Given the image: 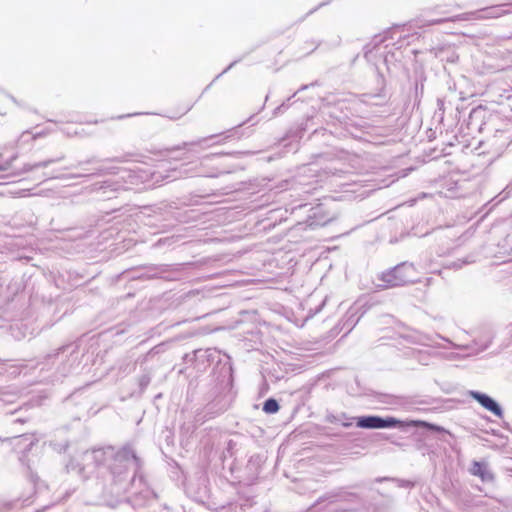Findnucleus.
I'll return each mask as SVG.
<instances>
[{
  "instance_id": "4d7b16f0",
  "label": "nucleus",
  "mask_w": 512,
  "mask_h": 512,
  "mask_svg": "<svg viewBox=\"0 0 512 512\" xmlns=\"http://www.w3.org/2000/svg\"><path fill=\"white\" fill-rule=\"evenodd\" d=\"M380 435L382 436L383 439L390 441L392 444H395V445H398V446L401 445L400 443H397V442L391 440V438L389 436H385L383 434H380Z\"/></svg>"
},
{
  "instance_id": "c756f323",
  "label": "nucleus",
  "mask_w": 512,
  "mask_h": 512,
  "mask_svg": "<svg viewBox=\"0 0 512 512\" xmlns=\"http://www.w3.org/2000/svg\"><path fill=\"white\" fill-rule=\"evenodd\" d=\"M300 138L301 131H295L293 135L291 132H289L285 137L282 138L281 142L285 148H288V151L296 152L298 150V142Z\"/></svg>"
},
{
  "instance_id": "de8ad7c7",
  "label": "nucleus",
  "mask_w": 512,
  "mask_h": 512,
  "mask_svg": "<svg viewBox=\"0 0 512 512\" xmlns=\"http://www.w3.org/2000/svg\"><path fill=\"white\" fill-rule=\"evenodd\" d=\"M175 242V238L174 237H165V238H160L159 240H157L154 244V247H161L163 245H171Z\"/></svg>"
},
{
  "instance_id": "39448f33",
  "label": "nucleus",
  "mask_w": 512,
  "mask_h": 512,
  "mask_svg": "<svg viewBox=\"0 0 512 512\" xmlns=\"http://www.w3.org/2000/svg\"><path fill=\"white\" fill-rule=\"evenodd\" d=\"M83 356L84 349L80 344L71 342L46 354L41 361L37 362V366H40L41 371L54 369L51 375L52 381H59L78 371Z\"/></svg>"
},
{
  "instance_id": "a878e982",
  "label": "nucleus",
  "mask_w": 512,
  "mask_h": 512,
  "mask_svg": "<svg viewBox=\"0 0 512 512\" xmlns=\"http://www.w3.org/2000/svg\"><path fill=\"white\" fill-rule=\"evenodd\" d=\"M189 164H181L180 167L172 168L171 170L167 171L168 174L165 176H160L163 180L167 181H173L181 177L185 176H193L198 175V173L193 172L191 168L188 167Z\"/></svg>"
},
{
  "instance_id": "4468645a",
  "label": "nucleus",
  "mask_w": 512,
  "mask_h": 512,
  "mask_svg": "<svg viewBox=\"0 0 512 512\" xmlns=\"http://www.w3.org/2000/svg\"><path fill=\"white\" fill-rule=\"evenodd\" d=\"M507 136L503 130H496L494 135L488 138L486 141H482L477 149L481 150L479 153H487L491 155V159L494 160L500 157L507 149H509Z\"/></svg>"
},
{
  "instance_id": "bf43d9fd",
  "label": "nucleus",
  "mask_w": 512,
  "mask_h": 512,
  "mask_svg": "<svg viewBox=\"0 0 512 512\" xmlns=\"http://www.w3.org/2000/svg\"><path fill=\"white\" fill-rule=\"evenodd\" d=\"M386 480H390V478L384 477V478H376L375 479L376 482H382V481H386Z\"/></svg>"
},
{
  "instance_id": "5701e85b",
  "label": "nucleus",
  "mask_w": 512,
  "mask_h": 512,
  "mask_svg": "<svg viewBox=\"0 0 512 512\" xmlns=\"http://www.w3.org/2000/svg\"><path fill=\"white\" fill-rule=\"evenodd\" d=\"M23 245L21 237L0 234V253L14 254Z\"/></svg>"
},
{
  "instance_id": "09e8293b",
  "label": "nucleus",
  "mask_w": 512,
  "mask_h": 512,
  "mask_svg": "<svg viewBox=\"0 0 512 512\" xmlns=\"http://www.w3.org/2000/svg\"><path fill=\"white\" fill-rule=\"evenodd\" d=\"M254 502L252 499H245L242 503H240L239 508L241 511H245L247 508H251Z\"/></svg>"
},
{
  "instance_id": "49530a36",
  "label": "nucleus",
  "mask_w": 512,
  "mask_h": 512,
  "mask_svg": "<svg viewBox=\"0 0 512 512\" xmlns=\"http://www.w3.org/2000/svg\"><path fill=\"white\" fill-rule=\"evenodd\" d=\"M325 435L327 437H329L330 439L332 440H339V439H343L345 437H347L348 435H350L349 433H343V432H340V431H327L325 433Z\"/></svg>"
},
{
  "instance_id": "aec40b11",
  "label": "nucleus",
  "mask_w": 512,
  "mask_h": 512,
  "mask_svg": "<svg viewBox=\"0 0 512 512\" xmlns=\"http://www.w3.org/2000/svg\"><path fill=\"white\" fill-rule=\"evenodd\" d=\"M18 302V298H13L6 303L5 307L0 308V328H3L6 322L15 321L20 316L21 313L15 309Z\"/></svg>"
},
{
  "instance_id": "c03bdc74",
  "label": "nucleus",
  "mask_w": 512,
  "mask_h": 512,
  "mask_svg": "<svg viewBox=\"0 0 512 512\" xmlns=\"http://www.w3.org/2000/svg\"><path fill=\"white\" fill-rule=\"evenodd\" d=\"M242 60V58H238L236 60H234L233 62H231L221 73H219L213 80L212 82L205 88V91L208 90L212 84L217 81L221 76H223L225 73H227L230 69H232L237 63H239L240 61Z\"/></svg>"
},
{
  "instance_id": "13d9d810",
  "label": "nucleus",
  "mask_w": 512,
  "mask_h": 512,
  "mask_svg": "<svg viewBox=\"0 0 512 512\" xmlns=\"http://www.w3.org/2000/svg\"><path fill=\"white\" fill-rule=\"evenodd\" d=\"M15 258H16V259H26V260H29V259H30V257L23 256V255H21V254H17V255L15 256Z\"/></svg>"
},
{
  "instance_id": "423d86ee",
  "label": "nucleus",
  "mask_w": 512,
  "mask_h": 512,
  "mask_svg": "<svg viewBox=\"0 0 512 512\" xmlns=\"http://www.w3.org/2000/svg\"><path fill=\"white\" fill-rule=\"evenodd\" d=\"M356 427L361 429H394L406 430L408 427H421L425 434H437V439L445 440L450 433L443 427L422 420H401L393 416L361 415L357 416Z\"/></svg>"
},
{
  "instance_id": "0e129e2a",
  "label": "nucleus",
  "mask_w": 512,
  "mask_h": 512,
  "mask_svg": "<svg viewBox=\"0 0 512 512\" xmlns=\"http://www.w3.org/2000/svg\"><path fill=\"white\" fill-rule=\"evenodd\" d=\"M6 439H7V438L0 436V441H4V440H6Z\"/></svg>"
},
{
  "instance_id": "7ed1b4c3",
  "label": "nucleus",
  "mask_w": 512,
  "mask_h": 512,
  "mask_svg": "<svg viewBox=\"0 0 512 512\" xmlns=\"http://www.w3.org/2000/svg\"><path fill=\"white\" fill-rule=\"evenodd\" d=\"M217 376H211L203 396V418L212 419L226 412L236 398L232 365L220 364Z\"/></svg>"
},
{
  "instance_id": "37998d69",
  "label": "nucleus",
  "mask_w": 512,
  "mask_h": 512,
  "mask_svg": "<svg viewBox=\"0 0 512 512\" xmlns=\"http://www.w3.org/2000/svg\"><path fill=\"white\" fill-rule=\"evenodd\" d=\"M41 135H42L41 132H36V133L32 134L30 131L27 130V131H24L20 135V137L18 139V142L19 143H25V142H28L30 140H34V139L38 138Z\"/></svg>"
},
{
  "instance_id": "6e6552de",
  "label": "nucleus",
  "mask_w": 512,
  "mask_h": 512,
  "mask_svg": "<svg viewBox=\"0 0 512 512\" xmlns=\"http://www.w3.org/2000/svg\"><path fill=\"white\" fill-rule=\"evenodd\" d=\"M186 364L193 366L197 372H204L206 369L214 365L211 376H217L220 371V364H231L230 357L221 355L220 351L215 348L196 349L191 353H186L183 357Z\"/></svg>"
},
{
  "instance_id": "f3484780",
  "label": "nucleus",
  "mask_w": 512,
  "mask_h": 512,
  "mask_svg": "<svg viewBox=\"0 0 512 512\" xmlns=\"http://www.w3.org/2000/svg\"><path fill=\"white\" fill-rule=\"evenodd\" d=\"M331 220L332 217L326 213L323 205L319 204L309 209L306 224L308 227L314 229L316 227L325 226Z\"/></svg>"
},
{
  "instance_id": "4c0bfd02",
  "label": "nucleus",
  "mask_w": 512,
  "mask_h": 512,
  "mask_svg": "<svg viewBox=\"0 0 512 512\" xmlns=\"http://www.w3.org/2000/svg\"><path fill=\"white\" fill-rule=\"evenodd\" d=\"M314 85H316V83H311V84H309V85H307V84H306V85H302V86H301V87H300V88H299V89H298V90H297V91H296V92H295L291 97H289V98L287 99V102H283L281 105H279L278 107H276V108L274 109V111H273V115H274V116H276V115H278V114L282 113L285 109H287V108H288V106H289L288 102H289V101H290V100H291V99H292V98H293V97H294L298 92H300V91H304V90H306L309 86H314Z\"/></svg>"
},
{
  "instance_id": "f704fd0d",
  "label": "nucleus",
  "mask_w": 512,
  "mask_h": 512,
  "mask_svg": "<svg viewBox=\"0 0 512 512\" xmlns=\"http://www.w3.org/2000/svg\"><path fill=\"white\" fill-rule=\"evenodd\" d=\"M279 409H280V405H279L278 401L272 397L266 399L262 406V410L266 414H275L279 411Z\"/></svg>"
},
{
  "instance_id": "c9c22d12",
  "label": "nucleus",
  "mask_w": 512,
  "mask_h": 512,
  "mask_svg": "<svg viewBox=\"0 0 512 512\" xmlns=\"http://www.w3.org/2000/svg\"><path fill=\"white\" fill-rule=\"evenodd\" d=\"M475 13H472V15H474ZM471 19V14L469 13H463V14H460V15H457V16H454V17H451V18H445V19H433V20H430L429 21V25H438V24H441L443 22H446V21H467V20H470Z\"/></svg>"
},
{
  "instance_id": "58836bf2",
  "label": "nucleus",
  "mask_w": 512,
  "mask_h": 512,
  "mask_svg": "<svg viewBox=\"0 0 512 512\" xmlns=\"http://www.w3.org/2000/svg\"><path fill=\"white\" fill-rule=\"evenodd\" d=\"M166 345L164 343H160L153 348H151L142 359V362H148L150 359H152L154 356L159 355L165 351Z\"/></svg>"
},
{
  "instance_id": "b1692460",
  "label": "nucleus",
  "mask_w": 512,
  "mask_h": 512,
  "mask_svg": "<svg viewBox=\"0 0 512 512\" xmlns=\"http://www.w3.org/2000/svg\"><path fill=\"white\" fill-rule=\"evenodd\" d=\"M322 44L328 45L329 48H335L340 46L341 38L337 37L332 43H323L321 40L311 38L303 42L302 46L300 47V51L303 52L304 55H310L311 53L316 51Z\"/></svg>"
},
{
  "instance_id": "6e6d98bb",
  "label": "nucleus",
  "mask_w": 512,
  "mask_h": 512,
  "mask_svg": "<svg viewBox=\"0 0 512 512\" xmlns=\"http://www.w3.org/2000/svg\"><path fill=\"white\" fill-rule=\"evenodd\" d=\"M220 155H223V154H222V153L209 154V155H205V156L203 157V159H204V160H205V159H211V158H213V157H217V156H220Z\"/></svg>"
},
{
  "instance_id": "7c9ffc66",
  "label": "nucleus",
  "mask_w": 512,
  "mask_h": 512,
  "mask_svg": "<svg viewBox=\"0 0 512 512\" xmlns=\"http://www.w3.org/2000/svg\"><path fill=\"white\" fill-rule=\"evenodd\" d=\"M152 379V374L150 371H145L139 378H138V390L131 393L132 396H142L147 387L149 386Z\"/></svg>"
},
{
  "instance_id": "9d476101",
  "label": "nucleus",
  "mask_w": 512,
  "mask_h": 512,
  "mask_svg": "<svg viewBox=\"0 0 512 512\" xmlns=\"http://www.w3.org/2000/svg\"><path fill=\"white\" fill-rule=\"evenodd\" d=\"M415 268L413 264L403 262L395 267L382 272L379 280L383 282L380 287L390 288L397 286H404L409 283H414Z\"/></svg>"
},
{
  "instance_id": "9b49d317",
  "label": "nucleus",
  "mask_w": 512,
  "mask_h": 512,
  "mask_svg": "<svg viewBox=\"0 0 512 512\" xmlns=\"http://www.w3.org/2000/svg\"><path fill=\"white\" fill-rule=\"evenodd\" d=\"M186 493L195 501L198 503H201L203 505H206L208 509L218 511L222 509H228L229 511H232L233 509L236 510L238 508V505L233 503H216L210 495V490L207 486V479L206 478H200L197 484L189 483L186 487Z\"/></svg>"
},
{
  "instance_id": "69168bd1",
  "label": "nucleus",
  "mask_w": 512,
  "mask_h": 512,
  "mask_svg": "<svg viewBox=\"0 0 512 512\" xmlns=\"http://www.w3.org/2000/svg\"><path fill=\"white\" fill-rule=\"evenodd\" d=\"M190 109L191 107H188L184 113H187L188 111H190Z\"/></svg>"
},
{
  "instance_id": "4be33fe9",
  "label": "nucleus",
  "mask_w": 512,
  "mask_h": 512,
  "mask_svg": "<svg viewBox=\"0 0 512 512\" xmlns=\"http://www.w3.org/2000/svg\"><path fill=\"white\" fill-rule=\"evenodd\" d=\"M325 421L331 424H339L343 428H351L353 425L356 426L357 416H350L346 412H340L338 414L327 412Z\"/></svg>"
},
{
  "instance_id": "5fc2aeb1",
  "label": "nucleus",
  "mask_w": 512,
  "mask_h": 512,
  "mask_svg": "<svg viewBox=\"0 0 512 512\" xmlns=\"http://www.w3.org/2000/svg\"><path fill=\"white\" fill-rule=\"evenodd\" d=\"M390 58H394V53H392L391 51H388L385 55H384V62L386 64H388V62L390 61Z\"/></svg>"
},
{
  "instance_id": "a211bd4d",
  "label": "nucleus",
  "mask_w": 512,
  "mask_h": 512,
  "mask_svg": "<svg viewBox=\"0 0 512 512\" xmlns=\"http://www.w3.org/2000/svg\"><path fill=\"white\" fill-rule=\"evenodd\" d=\"M366 311L364 306H359L357 303L347 310L342 319V328H346L345 334H348L356 326Z\"/></svg>"
},
{
  "instance_id": "774afa93",
  "label": "nucleus",
  "mask_w": 512,
  "mask_h": 512,
  "mask_svg": "<svg viewBox=\"0 0 512 512\" xmlns=\"http://www.w3.org/2000/svg\"><path fill=\"white\" fill-rule=\"evenodd\" d=\"M510 332H512V324L510 325Z\"/></svg>"
},
{
  "instance_id": "412c9836",
  "label": "nucleus",
  "mask_w": 512,
  "mask_h": 512,
  "mask_svg": "<svg viewBox=\"0 0 512 512\" xmlns=\"http://www.w3.org/2000/svg\"><path fill=\"white\" fill-rule=\"evenodd\" d=\"M434 55L441 62L455 64L459 59V55L452 45H442L433 49Z\"/></svg>"
},
{
  "instance_id": "052dcab7",
  "label": "nucleus",
  "mask_w": 512,
  "mask_h": 512,
  "mask_svg": "<svg viewBox=\"0 0 512 512\" xmlns=\"http://www.w3.org/2000/svg\"><path fill=\"white\" fill-rule=\"evenodd\" d=\"M134 114H128V115H121V116H118L117 118L118 119H123L125 117H130V116H133Z\"/></svg>"
},
{
  "instance_id": "72a5a7b5",
  "label": "nucleus",
  "mask_w": 512,
  "mask_h": 512,
  "mask_svg": "<svg viewBox=\"0 0 512 512\" xmlns=\"http://www.w3.org/2000/svg\"><path fill=\"white\" fill-rule=\"evenodd\" d=\"M253 118H254V115L249 117L245 122L237 125L236 127L232 128V129L227 130L224 133L225 134V138L223 140H221V141H218L217 144L224 143L225 140L228 139V138H233V137L241 138V137H243L244 134L240 132V127L243 126L246 123H250Z\"/></svg>"
},
{
  "instance_id": "338daca9",
  "label": "nucleus",
  "mask_w": 512,
  "mask_h": 512,
  "mask_svg": "<svg viewBox=\"0 0 512 512\" xmlns=\"http://www.w3.org/2000/svg\"><path fill=\"white\" fill-rule=\"evenodd\" d=\"M243 154H252V152L246 151V152H243Z\"/></svg>"
},
{
  "instance_id": "f8f14e48",
  "label": "nucleus",
  "mask_w": 512,
  "mask_h": 512,
  "mask_svg": "<svg viewBox=\"0 0 512 512\" xmlns=\"http://www.w3.org/2000/svg\"><path fill=\"white\" fill-rule=\"evenodd\" d=\"M437 337L447 342L449 347L467 351V355L471 356L477 355L489 348L495 337V331L491 327H483L479 329L478 334L475 336L472 343L466 345L456 344L450 339L441 335H437Z\"/></svg>"
},
{
  "instance_id": "0eeeda50",
  "label": "nucleus",
  "mask_w": 512,
  "mask_h": 512,
  "mask_svg": "<svg viewBox=\"0 0 512 512\" xmlns=\"http://www.w3.org/2000/svg\"><path fill=\"white\" fill-rule=\"evenodd\" d=\"M322 181L318 165L309 163L303 165L298 173L291 179H285L277 186L280 190H293L297 196L303 194H312L318 189L319 183Z\"/></svg>"
},
{
  "instance_id": "603ef678",
  "label": "nucleus",
  "mask_w": 512,
  "mask_h": 512,
  "mask_svg": "<svg viewBox=\"0 0 512 512\" xmlns=\"http://www.w3.org/2000/svg\"><path fill=\"white\" fill-rule=\"evenodd\" d=\"M504 134L507 136V141L509 148L512 149V131L511 130H503Z\"/></svg>"
},
{
  "instance_id": "680f3d73",
  "label": "nucleus",
  "mask_w": 512,
  "mask_h": 512,
  "mask_svg": "<svg viewBox=\"0 0 512 512\" xmlns=\"http://www.w3.org/2000/svg\"><path fill=\"white\" fill-rule=\"evenodd\" d=\"M173 159H176V160H183L185 157L184 156H172Z\"/></svg>"
},
{
  "instance_id": "a18cd8bd",
  "label": "nucleus",
  "mask_w": 512,
  "mask_h": 512,
  "mask_svg": "<svg viewBox=\"0 0 512 512\" xmlns=\"http://www.w3.org/2000/svg\"><path fill=\"white\" fill-rule=\"evenodd\" d=\"M330 2H331V0H327V1H323V2L319 3L316 7L312 8L303 17H301L298 22H303L307 17L314 14L320 8L327 6Z\"/></svg>"
},
{
  "instance_id": "bb28decb",
  "label": "nucleus",
  "mask_w": 512,
  "mask_h": 512,
  "mask_svg": "<svg viewBox=\"0 0 512 512\" xmlns=\"http://www.w3.org/2000/svg\"><path fill=\"white\" fill-rule=\"evenodd\" d=\"M512 6L510 3L502 4L499 6H493L490 8H486L480 11H477L476 13L481 14L479 15L480 18H496L503 14L509 13V7Z\"/></svg>"
},
{
  "instance_id": "ddd939ff",
  "label": "nucleus",
  "mask_w": 512,
  "mask_h": 512,
  "mask_svg": "<svg viewBox=\"0 0 512 512\" xmlns=\"http://www.w3.org/2000/svg\"><path fill=\"white\" fill-rule=\"evenodd\" d=\"M396 34H399L397 37V42L393 43V46H396V49H401L404 45H409L410 41L409 38H413L414 35H408L404 34V29H400L399 27H396L393 29V31H387L385 32L384 36H375L371 43L367 44L365 46V53L364 56L368 61L372 60L373 57V51L378 49V46L386 42L389 38L394 39V36Z\"/></svg>"
},
{
  "instance_id": "8fccbe9b",
  "label": "nucleus",
  "mask_w": 512,
  "mask_h": 512,
  "mask_svg": "<svg viewBox=\"0 0 512 512\" xmlns=\"http://www.w3.org/2000/svg\"><path fill=\"white\" fill-rule=\"evenodd\" d=\"M325 174H332V175H336L338 172H341L340 169H338L337 167L335 166H330V167H326L323 171Z\"/></svg>"
},
{
  "instance_id": "864d4df0",
  "label": "nucleus",
  "mask_w": 512,
  "mask_h": 512,
  "mask_svg": "<svg viewBox=\"0 0 512 512\" xmlns=\"http://www.w3.org/2000/svg\"><path fill=\"white\" fill-rule=\"evenodd\" d=\"M27 192H28V189H20L17 192H14V194L19 197H25V196L29 195Z\"/></svg>"
},
{
  "instance_id": "1a4fd4ad",
  "label": "nucleus",
  "mask_w": 512,
  "mask_h": 512,
  "mask_svg": "<svg viewBox=\"0 0 512 512\" xmlns=\"http://www.w3.org/2000/svg\"><path fill=\"white\" fill-rule=\"evenodd\" d=\"M65 159V154H60L55 158H47L38 162H26L19 155L14 154L0 163V170L7 172L4 177H20L23 174L39 168H47L51 164L59 163Z\"/></svg>"
},
{
  "instance_id": "ea45409f",
  "label": "nucleus",
  "mask_w": 512,
  "mask_h": 512,
  "mask_svg": "<svg viewBox=\"0 0 512 512\" xmlns=\"http://www.w3.org/2000/svg\"><path fill=\"white\" fill-rule=\"evenodd\" d=\"M424 80H425V76H424L423 72H420L419 74H417L416 79H415V98L416 99L422 97V95H423Z\"/></svg>"
},
{
  "instance_id": "dca6fc26",
  "label": "nucleus",
  "mask_w": 512,
  "mask_h": 512,
  "mask_svg": "<svg viewBox=\"0 0 512 512\" xmlns=\"http://www.w3.org/2000/svg\"><path fill=\"white\" fill-rule=\"evenodd\" d=\"M468 395L495 416L499 418L503 417L504 412L502 407L494 398L488 394L476 390H470Z\"/></svg>"
},
{
  "instance_id": "3c124183",
  "label": "nucleus",
  "mask_w": 512,
  "mask_h": 512,
  "mask_svg": "<svg viewBox=\"0 0 512 512\" xmlns=\"http://www.w3.org/2000/svg\"><path fill=\"white\" fill-rule=\"evenodd\" d=\"M399 487L411 488L414 484L409 480H397Z\"/></svg>"
},
{
  "instance_id": "c85d7f7f",
  "label": "nucleus",
  "mask_w": 512,
  "mask_h": 512,
  "mask_svg": "<svg viewBox=\"0 0 512 512\" xmlns=\"http://www.w3.org/2000/svg\"><path fill=\"white\" fill-rule=\"evenodd\" d=\"M498 254L511 257L504 262L511 263L512 265V234L507 235L501 242L498 243Z\"/></svg>"
},
{
  "instance_id": "cd10ccee",
  "label": "nucleus",
  "mask_w": 512,
  "mask_h": 512,
  "mask_svg": "<svg viewBox=\"0 0 512 512\" xmlns=\"http://www.w3.org/2000/svg\"><path fill=\"white\" fill-rule=\"evenodd\" d=\"M26 412L27 410L25 408L19 407L18 409L6 412L5 415L7 418V423L10 425H17V424H25L30 420V416L23 415L22 412Z\"/></svg>"
},
{
  "instance_id": "6ab92c4d",
  "label": "nucleus",
  "mask_w": 512,
  "mask_h": 512,
  "mask_svg": "<svg viewBox=\"0 0 512 512\" xmlns=\"http://www.w3.org/2000/svg\"><path fill=\"white\" fill-rule=\"evenodd\" d=\"M469 472L471 475L479 477L484 483H492L494 481V474L485 461H472Z\"/></svg>"
},
{
  "instance_id": "a19ab883",
  "label": "nucleus",
  "mask_w": 512,
  "mask_h": 512,
  "mask_svg": "<svg viewBox=\"0 0 512 512\" xmlns=\"http://www.w3.org/2000/svg\"><path fill=\"white\" fill-rule=\"evenodd\" d=\"M497 102L499 104L507 103L512 108V89H503L502 93L499 94Z\"/></svg>"
},
{
  "instance_id": "393cba45",
  "label": "nucleus",
  "mask_w": 512,
  "mask_h": 512,
  "mask_svg": "<svg viewBox=\"0 0 512 512\" xmlns=\"http://www.w3.org/2000/svg\"><path fill=\"white\" fill-rule=\"evenodd\" d=\"M218 136L219 135L215 134V135H210L208 137L199 138V139L194 140V141L183 142L181 145H177V146H173V147H170V148H166V151L169 154H171V155L176 153V152H179V151H184L185 153L194 152V147L201 146L207 140L213 139V138L218 137Z\"/></svg>"
},
{
  "instance_id": "79ce46f5",
  "label": "nucleus",
  "mask_w": 512,
  "mask_h": 512,
  "mask_svg": "<svg viewBox=\"0 0 512 512\" xmlns=\"http://www.w3.org/2000/svg\"><path fill=\"white\" fill-rule=\"evenodd\" d=\"M472 262H474V260L469 259V258H463V259H458L456 261L450 262L449 264L446 265V267L450 268V269L457 270V269H461L464 265L472 263Z\"/></svg>"
},
{
  "instance_id": "f03ea898",
  "label": "nucleus",
  "mask_w": 512,
  "mask_h": 512,
  "mask_svg": "<svg viewBox=\"0 0 512 512\" xmlns=\"http://www.w3.org/2000/svg\"><path fill=\"white\" fill-rule=\"evenodd\" d=\"M134 154L126 153L121 156L100 160L93 156L86 160L78 161L76 164L66 166L59 171L81 168L82 173L63 174L56 173L47 176V179L70 180L96 175H113L114 178L96 182L89 186V191L98 195L100 200H108L121 190L131 189L148 180L150 173L137 168H121L110 165L112 162L123 163L131 160Z\"/></svg>"
},
{
  "instance_id": "e433bc0d",
  "label": "nucleus",
  "mask_w": 512,
  "mask_h": 512,
  "mask_svg": "<svg viewBox=\"0 0 512 512\" xmlns=\"http://www.w3.org/2000/svg\"><path fill=\"white\" fill-rule=\"evenodd\" d=\"M16 398H17L16 392L9 390L6 387L0 386V401L1 402H3L4 404H10V403H13Z\"/></svg>"
},
{
  "instance_id": "f257e3e1",
  "label": "nucleus",
  "mask_w": 512,
  "mask_h": 512,
  "mask_svg": "<svg viewBox=\"0 0 512 512\" xmlns=\"http://www.w3.org/2000/svg\"><path fill=\"white\" fill-rule=\"evenodd\" d=\"M143 460L138 457L131 443L121 447L104 446L87 450L82 454V463L71 458L65 468L85 480L95 470H105L107 475L103 496L120 498L127 493V502L132 506H145L154 499V493L144 481L141 473Z\"/></svg>"
},
{
  "instance_id": "e2e57ef3",
  "label": "nucleus",
  "mask_w": 512,
  "mask_h": 512,
  "mask_svg": "<svg viewBox=\"0 0 512 512\" xmlns=\"http://www.w3.org/2000/svg\"><path fill=\"white\" fill-rule=\"evenodd\" d=\"M419 361L424 364V365H427L428 363L427 362H424V359L422 358V356L420 357Z\"/></svg>"
},
{
  "instance_id": "2f4dec72",
  "label": "nucleus",
  "mask_w": 512,
  "mask_h": 512,
  "mask_svg": "<svg viewBox=\"0 0 512 512\" xmlns=\"http://www.w3.org/2000/svg\"><path fill=\"white\" fill-rule=\"evenodd\" d=\"M377 84L378 86L380 87L378 92L375 93V94H370L369 97L370 98H377L379 99L380 101L379 102H376V104H380L382 102H386L387 101V93H386V90H385V79H384V76L378 72L377 74Z\"/></svg>"
},
{
  "instance_id": "20e7f679",
  "label": "nucleus",
  "mask_w": 512,
  "mask_h": 512,
  "mask_svg": "<svg viewBox=\"0 0 512 512\" xmlns=\"http://www.w3.org/2000/svg\"><path fill=\"white\" fill-rule=\"evenodd\" d=\"M359 484L341 486L325 492L307 509V512H360L367 511L371 502L355 491Z\"/></svg>"
},
{
  "instance_id": "473e14b6",
  "label": "nucleus",
  "mask_w": 512,
  "mask_h": 512,
  "mask_svg": "<svg viewBox=\"0 0 512 512\" xmlns=\"http://www.w3.org/2000/svg\"><path fill=\"white\" fill-rule=\"evenodd\" d=\"M10 333L16 340H21L28 335V328L22 323L15 322L9 326Z\"/></svg>"
},
{
  "instance_id": "2eb2a0df",
  "label": "nucleus",
  "mask_w": 512,
  "mask_h": 512,
  "mask_svg": "<svg viewBox=\"0 0 512 512\" xmlns=\"http://www.w3.org/2000/svg\"><path fill=\"white\" fill-rule=\"evenodd\" d=\"M189 265V263H182L174 265L162 264L159 266H155L151 268V271H153V273L147 274L146 278H163L169 281L180 280L183 278V272L187 269Z\"/></svg>"
}]
</instances>
